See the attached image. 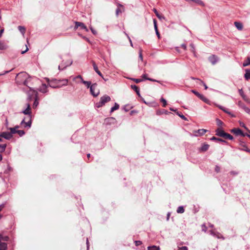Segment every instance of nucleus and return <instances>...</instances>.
I'll list each match as a JSON object with an SVG mask.
<instances>
[{
	"mask_svg": "<svg viewBox=\"0 0 250 250\" xmlns=\"http://www.w3.org/2000/svg\"><path fill=\"white\" fill-rule=\"evenodd\" d=\"M215 132L216 135L219 137H223L226 139H229L230 140H232L233 139V137L231 135L225 132L221 127L218 128L216 129Z\"/></svg>",
	"mask_w": 250,
	"mask_h": 250,
	"instance_id": "nucleus-3",
	"label": "nucleus"
},
{
	"mask_svg": "<svg viewBox=\"0 0 250 250\" xmlns=\"http://www.w3.org/2000/svg\"><path fill=\"white\" fill-rule=\"evenodd\" d=\"M176 211L178 213H183L185 211V209L183 206H179L177 208Z\"/></svg>",
	"mask_w": 250,
	"mask_h": 250,
	"instance_id": "nucleus-30",
	"label": "nucleus"
},
{
	"mask_svg": "<svg viewBox=\"0 0 250 250\" xmlns=\"http://www.w3.org/2000/svg\"><path fill=\"white\" fill-rule=\"evenodd\" d=\"M46 80L48 85L53 88L61 87L64 85H66L68 83L67 79L57 80L56 79L50 80L48 78H46Z\"/></svg>",
	"mask_w": 250,
	"mask_h": 250,
	"instance_id": "nucleus-1",
	"label": "nucleus"
},
{
	"mask_svg": "<svg viewBox=\"0 0 250 250\" xmlns=\"http://www.w3.org/2000/svg\"><path fill=\"white\" fill-rule=\"evenodd\" d=\"M72 62H73V61H71L68 64H66V65H64L63 64V60H62L61 64L58 66V69L60 70H62L64 69H65V68H66L67 66L71 65L72 64Z\"/></svg>",
	"mask_w": 250,
	"mask_h": 250,
	"instance_id": "nucleus-13",
	"label": "nucleus"
},
{
	"mask_svg": "<svg viewBox=\"0 0 250 250\" xmlns=\"http://www.w3.org/2000/svg\"><path fill=\"white\" fill-rule=\"evenodd\" d=\"M134 242H135V244L136 246H139L142 244V241H139V240L135 241Z\"/></svg>",
	"mask_w": 250,
	"mask_h": 250,
	"instance_id": "nucleus-54",
	"label": "nucleus"
},
{
	"mask_svg": "<svg viewBox=\"0 0 250 250\" xmlns=\"http://www.w3.org/2000/svg\"><path fill=\"white\" fill-rule=\"evenodd\" d=\"M0 137L9 140L13 137V135L9 132L3 131L0 133Z\"/></svg>",
	"mask_w": 250,
	"mask_h": 250,
	"instance_id": "nucleus-8",
	"label": "nucleus"
},
{
	"mask_svg": "<svg viewBox=\"0 0 250 250\" xmlns=\"http://www.w3.org/2000/svg\"><path fill=\"white\" fill-rule=\"evenodd\" d=\"M243 110L247 113L250 114V108L247 107L246 106L245 107V108L243 109Z\"/></svg>",
	"mask_w": 250,
	"mask_h": 250,
	"instance_id": "nucleus-52",
	"label": "nucleus"
},
{
	"mask_svg": "<svg viewBox=\"0 0 250 250\" xmlns=\"http://www.w3.org/2000/svg\"><path fill=\"white\" fill-rule=\"evenodd\" d=\"M8 129L10 130V132L9 133L11 135H13V134L17 133V130L15 129L14 127H10L8 128Z\"/></svg>",
	"mask_w": 250,
	"mask_h": 250,
	"instance_id": "nucleus-36",
	"label": "nucleus"
},
{
	"mask_svg": "<svg viewBox=\"0 0 250 250\" xmlns=\"http://www.w3.org/2000/svg\"><path fill=\"white\" fill-rule=\"evenodd\" d=\"M139 59H140L142 61H143V55H142V50L141 49H140L139 50Z\"/></svg>",
	"mask_w": 250,
	"mask_h": 250,
	"instance_id": "nucleus-46",
	"label": "nucleus"
},
{
	"mask_svg": "<svg viewBox=\"0 0 250 250\" xmlns=\"http://www.w3.org/2000/svg\"><path fill=\"white\" fill-rule=\"evenodd\" d=\"M231 133H234L236 136H241L243 134V131L240 128H233L230 130Z\"/></svg>",
	"mask_w": 250,
	"mask_h": 250,
	"instance_id": "nucleus-10",
	"label": "nucleus"
},
{
	"mask_svg": "<svg viewBox=\"0 0 250 250\" xmlns=\"http://www.w3.org/2000/svg\"><path fill=\"white\" fill-rule=\"evenodd\" d=\"M32 125L31 118H29V120L27 122H25V124L24 125V127L30 128Z\"/></svg>",
	"mask_w": 250,
	"mask_h": 250,
	"instance_id": "nucleus-28",
	"label": "nucleus"
},
{
	"mask_svg": "<svg viewBox=\"0 0 250 250\" xmlns=\"http://www.w3.org/2000/svg\"><path fill=\"white\" fill-rule=\"evenodd\" d=\"M240 125L241 126H242L243 127H244V128L246 129V130H247L250 133V130L247 127V126L245 125V124L243 123H240Z\"/></svg>",
	"mask_w": 250,
	"mask_h": 250,
	"instance_id": "nucleus-47",
	"label": "nucleus"
},
{
	"mask_svg": "<svg viewBox=\"0 0 250 250\" xmlns=\"http://www.w3.org/2000/svg\"><path fill=\"white\" fill-rule=\"evenodd\" d=\"M176 114L177 115H178L180 118H181L182 119L184 120H187V118L184 116L183 115L181 112H179L178 111H177L176 112Z\"/></svg>",
	"mask_w": 250,
	"mask_h": 250,
	"instance_id": "nucleus-38",
	"label": "nucleus"
},
{
	"mask_svg": "<svg viewBox=\"0 0 250 250\" xmlns=\"http://www.w3.org/2000/svg\"><path fill=\"white\" fill-rule=\"evenodd\" d=\"M234 25L237 29L239 30H241L243 29V24L240 22L235 21Z\"/></svg>",
	"mask_w": 250,
	"mask_h": 250,
	"instance_id": "nucleus-21",
	"label": "nucleus"
},
{
	"mask_svg": "<svg viewBox=\"0 0 250 250\" xmlns=\"http://www.w3.org/2000/svg\"><path fill=\"white\" fill-rule=\"evenodd\" d=\"M47 86L46 84L43 83L39 88V90L42 93H45L47 92Z\"/></svg>",
	"mask_w": 250,
	"mask_h": 250,
	"instance_id": "nucleus-15",
	"label": "nucleus"
},
{
	"mask_svg": "<svg viewBox=\"0 0 250 250\" xmlns=\"http://www.w3.org/2000/svg\"><path fill=\"white\" fill-rule=\"evenodd\" d=\"M220 168L219 166H215V171L217 172V173H218L220 172Z\"/></svg>",
	"mask_w": 250,
	"mask_h": 250,
	"instance_id": "nucleus-58",
	"label": "nucleus"
},
{
	"mask_svg": "<svg viewBox=\"0 0 250 250\" xmlns=\"http://www.w3.org/2000/svg\"><path fill=\"white\" fill-rule=\"evenodd\" d=\"M11 169L12 168L9 166H8L7 169H6L4 171V173H8L11 170Z\"/></svg>",
	"mask_w": 250,
	"mask_h": 250,
	"instance_id": "nucleus-55",
	"label": "nucleus"
},
{
	"mask_svg": "<svg viewBox=\"0 0 250 250\" xmlns=\"http://www.w3.org/2000/svg\"><path fill=\"white\" fill-rule=\"evenodd\" d=\"M92 65L93 66V68L95 72L101 77H103V74L99 70L98 66L96 64L95 62H92Z\"/></svg>",
	"mask_w": 250,
	"mask_h": 250,
	"instance_id": "nucleus-16",
	"label": "nucleus"
},
{
	"mask_svg": "<svg viewBox=\"0 0 250 250\" xmlns=\"http://www.w3.org/2000/svg\"><path fill=\"white\" fill-rule=\"evenodd\" d=\"M131 87L132 89H133L135 92L138 91L139 89V88L136 85H131Z\"/></svg>",
	"mask_w": 250,
	"mask_h": 250,
	"instance_id": "nucleus-41",
	"label": "nucleus"
},
{
	"mask_svg": "<svg viewBox=\"0 0 250 250\" xmlns=\"http://www.w3.org/2000/svg\"><path fill=\"white\" fill-rule=\"evenodd\" d=\"M146 80H148V81H151V82H156L159 83V81H158L157 80H156L155 79H152V78H146Z\"/></svg>",
	"mask_w": 250,
	"mask_h": 250,
	"instance_id": "nucleus-56",
	"label": "nucleus"
},
{
	"mask_svg": "<svg viewBox=\"0 0 250 250\" xmlns=\"http://www.w3.org/2000/svg\"><path fill=\"white\" fill-rule=\"evenodd\" d=\"M209 232H210V234L211 235L214 236H216L218 238H220L219 237V236H218V235L217 236L216 233L215 232H214L213 230H210Z\"/></svg>",
	"mask_w": 250,
	"mask_h": 250,
	"instance_id": "nucleus-57",
	"label": "nucleus"
},
{
	"mask_svg": "<svg viewBox=\"0 0 250 250\" xmlns=\"http://www.w3.org/2000/svg\"><path fill=\"white\" fill-rule=\"evenodd\" d=\"M18 79L17 83L18 84H23L24 85L28 86L27 83L30 81V78L28 77V74L25 72H21L17 75Z\"/></svg>",
	"mask_w": 250,
	"mask_h": 250,
	"instance_id": "nucleus-2",
	"label": "nucleus"
},
{
	"mask_svg": "<svg viewBox=\"0 0 250 250\" xmlns=\"http://www.w3.org/2000/svg\"><path fill=\"white\" fill-rule=\"evenodd\" d=\"M190 47H191V52L194 53L195 52V46L193 43L190 44Z\"/></svg>",
	"mask_w": 250,
	"mask_h": 250,
	"instance_id": "nucleus-53",
	"label": "nucleus"
},
{
	"mask_svg": "<svg viewBox=\"0 0 250 250\" xmlns=\"http://www.w3.org/2000/svg\"><path fill=\"white\" fill-rule=\"evenodd\" d=\"M178 250H188V248L186 246H182L181 248H179Z\"/></svg>",
	"mask_w": 250,
	"mask_h": 250,
	"instance_id": "nucleus-60",
	"label": "nucleus"
},
{
	"mask_svg": "<svg viewBox=\"0 0 250 250\" xmlns=\"http://www.w3.org/2000/svg\"><path fill=\"white\" fill-rule=\"evenodd\" d=\"M191 92L194 93L196 96H197L200 99H201V98H203L202 94L199 93L198 91L195 90H191Z\"/></svg>",
	"mask_w": 250,
	"mask_h": 250,
	"instance_id": "nucleus-27",
	"label": "nucleus"
},
{
	"mask_svg": "<svg viewBox=\"0 0 250 250\" xmlns=\"http://www.w3.org/2000/svg\"><path fill=\"white\" fill-rule=\"evenodd\" d=\"M208 60L213 65H214L218 61L219 59L216 56L212 55L208 57Z\"/></svg>",
	"mask_w": 250,
	"mask_h": 250,
	"instance_id": "nucleus-11",
	"label": "nucleus"
},
{
	"mask_svg": "<svg viewBox=\"0 0 250 250\" xmlns=\"http://www.w3.org/2000/svg\"><path fill=\"white\" fill-rule=\"evenodd\" d=\"M230 174H231L232 175H237L238 174V172L236 171H231L230 172Z\"/></svg>",
	"mask_w": 250,
	"mask_h": 250,
	"instance_id": "nucleus-59",
	"label": "nucleus"
},
{
	"mask_svg": "<svg viewBox=\"0 0 250 250\" xmlns=\"http://www.w3.org/2000/svg\"><path fill=\"white\" fill-rule=\"evenodd\" d=\"M238 92H239V94L242 97V98L245 101H246L247 100V97H246V95L244 94V92L243 91V89H239L238 90Z\"/></svg>",
	"mask_w": 250,
	"mask_h": 250,
	"instance_id": "nucleus-25",
	"label": "nucleus"
},
{
	"mask_svg": "<svg viewBox=\"0 0 250 250\" xmlns=\"http://www.w3.org/2000/svg\"><path fill=\"white\" fill-rule=\"evenodd\" d=\"M117 7H120V8L123 9V11L125 10V8L124 7V6L122 4H121L120 3H117Z\"/></svg>",
	"mask_w": 250,
	"mask_h": 250,
	"instance_id": "nucleus-49",
	"label": "nucleus"
},
{
	"mask_svg": "<svg viewBox=\"0 0 250 250\" xmlns=\"http://www.w3.org/2000/svg\"><path fill=\"white\" fill-rule=\"evenodd\" d=\"M201 83L204 85V87H205V89H207L208 87L207 86V85H206V84L202 81L201 80Z\"/></svg>",
	"mask_w": 250,
	"mask_h": 250,
	"instance_id": "nucleus-63",
	"label": "nucleus"
},
{
	"mask_svg": "<svg viewBox=\"0 0 250 250\" xmlns=\"http://www.w3.org/2000/svg\"><path fill=\"white\" fill-rule=\"evenodd\" d=\"M216 124L218 126H221L223 125V122L219 119H216Z\"/></svg>",
	"mask_w": 250,
	"mask_h": 250,
	"instance_id": "nucleus-40",
	"label": "nucleus"
},
{
	"mask_svg": "<svg viewBox=\"0 0 250 250\" xmlns=\"http://www.w3.org/2000/svg\"><path fill=\"white\" fill-rule=\"evenodd\" d=\"M153 11L154 12V13H155L156 16L158 18H159V19L161 20L162 19H164V17L163 16H161L160 15L158 12L157 11V10L156 9H153Z\"/></svg>",
	"mask_w": 250,
	"mask_h": 250,
	"instance_id": "nucleus-33",
	"label": "nucleus"
},
{
	"mask_svg": "<svg viewBox=\"0 0 250 250\" xmlns=\"http://www.w3.org/2000/svg\"><path fill=\"white\" fill-rule=\"evenodd\" d=\"M240 145L242 146L241 148H239L238 149L241 151H245L246 152L250 153V149L247 147L246 145L243 144V143L242 142L240 144Z\"/></svg>",
	"mask_w": 250,
	"mask_h": 250,
	"instance_id": "nucleus-14",
	"label": "nucleus"
},
{
	"mask_svg": "<svg viewBox=\"0 0 250 250\" xmlns=\"http://www.w3.org/2000/svg\"><path fill=\"white\" fill-rule=\"evenodd\" d=\"M9 237L8 236H0V250H6L7 249V244L5 242L8 241Z\"/></svg>",
	"mask_w": 250,
	"mask_h": 250,
	"instance_id": "nucleus-5",
	"label": "nucleus"
},
{
	"mask_svg": "<svg viewBox=\"0 0 250 250\" xmlns=\"http://www.w3.org/2000/svg\"><path fill=\"white\" fill-rule=\"evenodd\" d=\"M170 112L167 111V110L163 109L157 111L156 114L158 115H160L164 114H168Z\"/></svg>",
	"mask_w": 250,
	"mask_h": 250,
	"instance_id": "nucleus-20",
	"label": "nucleus"
},
{
	"mask_svg": "<svg viewBox=\"0 0 250 250\" xmlns=\"http://www.w3.org/2000/svg\"><path fill=\"white\" fill-rule=\"evenodd\" d=\"M39 104V102L38 101V98H37V92L36 93V98L35 99V101L34 102V103L33 104V108H36Z\"/></svg>",
	"mask_w": 250,
	"mask_h": 250,
	"instance_id": "nucleus-26",
	"label": "nucleus"
},
{
	"mask_svg": "<svg viewBox=\"0 0 250 250\" xmlns=\"http://www.w3.org/2000/svg\"><path fill=\"white\" fill-rule=\"evenodd\" d=\"M0 152H3L6 149L7 145L6 144H0Z\"/></svg>",
	"mask_w": 250,
	"mask_h": 250,
	"instance_id": "nucleus-31",
	"label": "nucleus"
},
{
	"mask_svg": "<svg viewBox=\"0 0 250 250\" xmlns=\"http://www.w3.org/2000/svg\"><path fill=\"white\" fill-rule=\"evenodd\" d=\"M75 29H77L79 27H80L82 29H84L86 31H88V30L84 24L81 22L75 21Z\"/></svg>",
	"mask_w": 250,
	"mask_h": 250,
	"instance_id": "nucleus-9",
	"label": "nucleus"
},
{
	"mask_svg": "<svg viewBox=\"0 0 250 250\" xmlns=\"http://www.w3.org/2000/svg\"><path fill=\"white\" fill-rule=\"evenodd\" d=\"M18 28L19 30L20 31V32L23 35H24L25 33V30H26L25 27L23 26H19Z\"/></svg>",
	"mask_w": 250,
	"mask_h": 250,
	"instance_id": "nucleus-29",
	"label": "nucleus"
},
{
	"mask_svg": "<svg viewBox=\"0 0 250 250\" xmlns=\"http://www.w3.org/2000/svg\"><path fill=\"white\" fill-rule=\"evenodd\" d=\"M26 105V108L22 111L21 113L28 115V117L29 118H32L30 104H27Z\"/></svg>",
	"mask_w": 250,
	"mask_h": 250,
	"instance_id": "nucleus-7",
	"label": "nucleus"
},
{
	"mask_svg": "<svg viewBox=\"0 0 250 250\" xmlns=\"http://www.w3.org/2000/svg\"><path fill=\"white\" fill-rule=\"evenodd\" d=\"M248 65H250V56H248L243 63V66L244 67H246Z\"/></svg>",
	"mask_w": 250,
	"mask_h": 250,
	"instance_id": "nucleus-22",
	"label": "nucleus"
},
{
	"mask_svg": "<svg viewBox=\"0 0 250 250\" xmlns=\"http://www.w3.org/2000/svg\"><path fill=\"white\" fill-rule=\"evenodd\" d=\"M6 49L5 45L3 43L0 42V50H3Z\"/></svg>",
	"mask_w": 250,
	"mask_h": 250,
	"instance_id": "nucleus-48",
	"label": "nucleus"
},
{
	"mask_svg": "<svg viewBox=\"0 0 250 250\" xmlns=\"http://www.w3.org/2000/svg\"><path fill=\"white\" fill-rule=\"evenodd\" d=\"M208 130L207 129H199L196 131H194L195 133V136H202L204 134H205Z\"/></svg>",
	"mask_w": 250,
	"mask_h": 250,
	"instance_id": "nucleus-12",
	"label": "nucleus"
},
{
	"mask_svg": "<svg viewBox=\"0 0 250 250\" xmlns=\"http://www.w3.org/2000/svg\"><path fill=\"white\" fill-rule=\"evenodd\" d=\"M130 79L134 81L136 83H139L143 81V80L141 79L130 78Z\"/></svg>",
	"mask_w": 250,
	"mask_h": 250,
	"instance_id": "nucleus-42",
	"label": "nucleus"
},
{
	"mask_svg": "<svg viewBox=\"0 0 250 250\" xmlns=\"http://www.w3.org/2000/svg\"><path fill=\"white\" fill-rule=\"evenodd\" d=\"M242 137H245V136H247L249 138H250V135L248 133H244L243 132V134L242 135Z\"/></svg>",
	"mask_w": 250,
	"mask_h": 250,
	"instance_id": "nucleus-62",
	"label": "nucleus"
},
{
	"mask_svg": "<svg viewBox=\"0 0 250 250\" xmlns=\"http://www.w3.org/2000/svg\"><path fill=\"white\" fill-rule=\"evenodd\" d=\"M209 146L208 144H204L200 148V151L205 152L209 148Z\"/></svg>",
	"mask_w": 250,
	"mask_h": 250,
	"instance_id": "nucleus-18",
	"label": "nucleus"
},
{
	"mask_svg": "<svg viewBox=\"0 0 250 250\" xmlns=\"http://www.w3.org/2000/svg\"><path fill=\"white\" fill-rule=\"evenodd\" d=\"M201 100L207 104H209V101L204 95H203V98H201Z\"/></svg>",
	"mask_w": 250,
	"mask_h": 250,
	"instance_id": "nucleus-43",
	"label": "nucleus"
},
{
	"mask_svg": "<svg viewBox=\"0 0 250 250\" xmlns=\"http://www.w3.org/2000/svg\"><path fill=\"white\" fill-rule=\"evenodd\" d=\"M210 140L211 141H218V142H222V143H225L226 144H228V142L226 141V140H223L221 138H217V137H212V138H210Z\"/></svg>",
	"mask_w": 250,
	"mask_h": 250,
	"instance_id": "nucleus-17",
	"label": "nucleus"
},
{
	"mask_svg": "<svg viewBox=\"0 0 250 250\" xmlns=\"http://www.w3.org/2000/svg\"><path fill=\"white\" fill-rule=\"evenodd\" d=\"M125 11H123V9L120 8V7H117L116 10V17H118L119 14L122 13L123 12Z\"/></svg>",
	"mask_w": 250,
	"mask_h": 250,
	"instance_id": "nucleus-32",
	"label": "nucleus"
},
{
	"mask_svg": "<svg viewBox=\"0 0 250 250\" xmlns=\"http://www.w3.org/2000/svg\"><path fill=\"white\" fill-rule=\"evenodd\" d=\"M76 79H80L81 80V82L82 83L83 82V77L80 75H79L77 76L74 77L73 78V80H75Z\"/></svg>",
	"mask_w": 250,
	"mask_h": 250,
	"instance_id": "nucleus-51",
	"label": "nucleus"
},
{
	"mask_svg": "<svg viewBox=\"0 0 250 250\" xmlns=\"http://www.w3.org/2000/svg\"><path fill=\"white\" fill-rule=\"evenodd\" d=\"M90 30L92 32V33L94 34V35H96L97 34V32L95 30H94L92 27H90Z\"/></svg>",
	"mask_w": 250,
	"mask_h": 250,
	"instance_id": "nucleus-61",
	"label": "nucleus"
},
{
	"mask_svg": "<svg viewBox=\"0 0 250 250\" xmlns=\"http://www.w3.org/2000/svg\"><path fill=\"white\" fill-rule=\"evenodd\" d=\"M6 202H5L4 203H3L2 204L0 205V208H2V209L5 207L6 205Z\"/></svg>",
	"mask_w": 250,
	"mask_h": 250,
	"instance_id": "nucleus-64",
	"label": "nucleus"
},
{
	"mask_svg": "<svg viewBox=\"0 0 250 250\" xmlns=\"http://www.w3.org/2000/svg\"><path fill=\"white\" fill-rule=\"evenodd\" d=\"M97 86V84L96 83H94L92 84L91 87L90 88V93L94 97H97L100 94L99 90H97V92H95V89Z\"/></svg>",
	"mask_w": 250,
	"mask_h": 250,
	"instance_id": "nucleus-6",
	"label": "nucleus"
},
{
	"mask_svg": "<svg viewBox=\"0 0 250 250\" xmlns=\"http://www.w3.org/2000/svg\"><path fill=\"white\" fill-rule=\"evenodd\" d=\"M83 83L87 88H90V87H91V85L92 84H91V82L90 81H84V80H83V82H82Z\"/></svg>",
	"mask_w": 250,
	"mask_h": 250,
	"instance_id": "nucleus-23",
	"label": "nucleus"
},
{
	"mask_svg": "<svg viewBox=\"0 0 250 250\" xmlns=\"http://www.w3.org/2000/svg\"><path fill=\"white\" fill-rule=\"evenodd\" d=\"M111 98L110 96L104 95L103 96L101 97L100 98V101L95 104V107L97 108H100L104 105L105 103L110 101Z\"/></svg>",
	"mask_w": 250,
	"mask_h": 250,
	"instance_id": "nucleus-4",
	"label": "nucleus"
},
{
	"mask_svg": "<svg viewBox=\"0 0 250 250\" xmlns=\"http://www.w3.org/2000/svg\"><path fill=\"white\" fill-rule=\"evenodd\" d=\"M153 24H154V29L157 30V29H158V27H157V21L156 19H153Z\"/></svg>",
	"mask_w": 250,
	"mask_h": 250,
	"instance_id": "nucleus-50",
	"label": "nucleus"
},
{
	"mask_svg": "<svg viewBox=\"0 0 250 250\" xmlns=\"http://www.w3.org/2000/svg\"><path fill=\"white\" fill-rule=\"evenodd\" d=\"M245 74L244 75V78L246 80H250V69H245Z\"/></svg>",
	"mask_w": 250,
	"mask_h": 250,
	"instance_id": "nucleus-19",
	"label": "nucleus"
},
{
	"mask_svg": "<svg viewBox=\"0 0 250 250\" xmlns=\"http://www.w3.org/2000/svg\"><path fill=\"white\" fill-rule=\"evenodd\" d=\"M148 250H160V248L159 247H157L156 246H152L148 247Z\"/></svg>",
	"mask_w": 250,
	"mask_h": 250,
	"instance_id": "nucleus-34",
	"label": "nucleus"
},
{
	"mask_svg": "<svg viewBox=\"0 0 250 250\" xmlns=\"http://www.w3.org/2000/svg\"><path fill=\"white\" fill-rule=\"evenodd\" d=\"M161 102L163 103V107H166L167 104V101L164 99L163 98H162L161 99Z\"/></svg>",
	"mask_w": 250,
	"mask_h": 250,
	"instance_id": "nucleus-44",
	"label": "nucleus"
},
{
	"mask_svg": "<svg viewBox=\"0 0 250 250\" xmlns=\"http://www.w3.org/2000/svg\"><path fill=\"white\" fill-rule=\"evenodd\" d=\"M237 105H238V106L239 107L242 108L243 109L246 106V105L241 101H239L238 102Z\"/></svg>",
	"mask_w": 250,
	"mask_h": 250,
	"instance_id": "nucleus-37",
	"label": "nucleus"
},
{
	"mask_svg": "<svg viewBox=\"0 0 250 250\" xmlns=\"http://www.w3.org/2000/svg\"><path fill=\"white\" fill-rule=\"evenodd\" d=\"M222 110L224 112H225V113H227L231 117H235V116L233 114H232L230 112H229L228 109H226V108H224Z\"/></svg>",
	"mask_w": 250,
	"mask_h": 250,
	"instance_id": "nucleus-35",
	"label": "nucleus"
},
{
	"mask_svg": "<svg viewBox=\"0 0 250 250\" xmlns=\"http://www.w3.org/2000/svg\"><path fill=\"white\" fill-rule=\"evenodd\" d=\"M119 104L117 103H115L114 106L111 108L110 112H112L114 111L117 110L119 108Z\"/></svg>",
	"mask_w": 250,
	"mask_h": 250,
	"instance_id": "nucleus-24",
	"label": "nucleus"
},
{
	"mask_svg": "<svg viewBox=\"0 0 250 250\" xmlns=\"http://www.w3.org/2000/svg\"><path fill=\"white\" fill-rule=\"evenodd\" d=\"M131 107L128 105H125L124 107H123V109L125 111V112H127L129 110L130 108Z\"/></svg>",
	"mask_w": 250,
	"mask_h": 250,
	"instance_id": "nucleus-45",
	"label": "nucleus"
},
{
	"mask_svg": "<svg viewBox=\"0 0 250 250\" xmlns=\"http://www.w3.org/2000/svg\"><path fill=\"white\" fill-rule=\"evenodd\" d=\"M17 133H18L20 137H22L25 134V132L23 130H17Z\"/></svg>",
	"mask_w": 250,
	"mask_h": 250,
	"instance_id": "nucleus-39",
	"label": "nucleus"
}]
</instances>
